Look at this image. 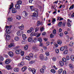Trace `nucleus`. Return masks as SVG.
I'll return each instance as SVG.
<instances>
[{"label": "nucleus", "instance_id": "f257e3e1", "mask_svg": "<svg viewBox=\"0 0 74 74\" xmlns=\"http://www.w3.org/2000/svg\"><path fill=\"white\" fill-rule=\"evenodd\" d=\"M28 70L29 71H32L33 74H36V70L34 69H32L30 68H28Z\"/></svg>", "mask_w": 74, "mask_h": 74}, {"label": "nucleus", "instance_id": "f03ea898", "mask_svg": "<svg viewBox=\"0 0 74 74\" xmlns=\"http://www.w3.org/2000/svg\"><path fill=\"white\" fill-rule=\"evenodd\" d=\"M38 10H35V12L33 13L32 16H33L34 17L37 16H38Z\"/></svg>", "mask_w": 74, "mask_h": 74}, {"label": "nucleus", "instance_id": "7ed1b4c3", "mask_svg": "<svg viewBox=\"0 0 74 74\" xmlns=\"http://www.w3.org/2000/svg\"><path fill=\"white\" fill-rule=\"evenodd\" d=\"M23 15L25 16V17H27V15H28V13L26 12L25 11H24L22 13Z\"/></svg>", "mask_w": 74, "mask_h": 74}, {"label": "nucleus", "instance_id": "20e7f679", "mask_svg": "<svg viewBox=\"0 0 74 74\" xmlns=\"http://www.w3.org/2000/svg\"><path fill=\"white\" fill-rule=\"evenodd\" d=\"M21 51L22 50L21 49H17L15 51V53L16 54H19Z\"/></svg>", "mask_w": 74, "mask_h": 74}, {"label": "nucleus", "instance_id": "39448f33", "mask_svg": "<svg viewBox=\"0 0 74 74\" xmlns=\"http://www.w3.org/2000/svg\"><path fill=\"white\" fill-rule=\"evenodd\" d=\"M17 12V10L15 8H13L12 9V12L13 14L16 13Z\"/></svg>", "mask_w": 74, "mask_h": 74}, {"label": "nucleus", "instance_id": "423d86ee", "mask_svg": "<svg viewBox=\"0 0 74 74\" xmlns=\"http://www.w3.org/2000/svg\"><path fill=\"white\" fill-rule=\"evenodd\" d=\"M11 62V60L10 59H7L5 60V63L6 64H9Z\"/></svg>", "mask_w": 74, "mask_h": 74}, {"label": "nucleus", "instance_id": "0eeeda50", "mask_svg": "<svg viewBox=\"0 0 74 74\" xmlns=\"http://www.w3.org/2000/svg\"><path fill=\"white\" fill-rule=\"evenodd\" d=\"M33 30H34V29L33 27H31L30 30L27 31V33H32V32H33Z\"/></svg>", "mask_w": 74, "mask_h": 74}, {"label": "nucleus", "instance_id": "6e6552de", "mask_svg": "<svg viewBox=\"0 0 74 74\" xmlns=\"http://www.w3.org/2000/svg\"><path fill=\"white\" fill-rule=\"evenodd\" d=\"M8 54L10 57H12L14 55L13 52L12 51H9L8 52Z\"/></svg>", "mask_w": 74, "mask_h": 74}, {"label": "nucleus", "instance_id": "1a4fd4ad", "mask_svg": "<svg viewBox=\"0 0 74 74\" xmlns=\"http://www.w3.org/2000/svg\"><path fill=\"white\" fill-rule=\"evenodd\" d=\"M10 36L9 35H7L6 36V41L10 40Z\"/></svg>", "mask_w": 74, "mask_h": 74}, {"label": "nucleus", "instance_id": "9d476101", "mask_svg": "<svg viewBox=\"0 0 74 74\" xmlns=\"http://www.w3.org/2000/svg\"><path fill=\"white\" fill-rule=\"evenodd\" d=\"M15 7L16 9H20V5H18V4H16L15 5Z\"/></svg>", "mask_w": 74, "mask_h": 74}, {"label": "nucleus", "instance_id": "9b49d317", "mask_svg": "<svg viewBox=\"0 0 74 74\" xmlns=\"http://www.w3.org/2000/svg\"><path fill=\"white\" fill-rule=\"evenodd\" d=\"M22 38L23 40H26L27 38L25 34H23L22 35Z\"/></svg>", "mask_w": 74, "mask_h": 74}, {"label": "nucleus", "instance_id": "f8f14e48", "mask_svg": "<svg viewBox=\"0 0 74 74\" xmlns=\"http://www.w3.org/2000/svg\"><path fill=\"white\" fill-rule=\"evenodd\" d=\"M24 65V62H21V63L18 64V66H19V67H22Z\"/></svg>", "mask_w": 74, "mask_h": 74}, {"label": "nucleus", "instance_id": "ddd939ff", "mask_svg": "<svg viewBox=\"0 0 74 74\" xmlns=\"http://www.w3.org/2000/svg\"><path fill=\"white\" fill-rule=\"evenodd\" d=\"M41 24H42V23H40V21H38L37 22L36 26H39L40 25H41Z\"/></svg>", "mask_w": 74, "mask_h": 74}, {"label": "nucleus", "instance_id": "4468645a", "mask_svg": "<svg viewBox=\"0 0 74 74\" xmlns=\"http://www.w3.org/2000/svg\"><path fill=\"white\" fill-rule=\"evenodd\" d=\"M6 67L8 70H11L12 69V67L11 66V65H8L6 66Z\"/></svg>", "mask_w": 74, "mask_h": 74}, {"label": "nucleus", "instance_id": "2eb2a0df", "mask_svg": "<svg viewBox=\"0 0 74 74\" xmlns=\"http://www.w3.org/2000/svg\"><path fill=\"white\" fill-rule=\"evenodd\" d=\"M18 28L21 30H23L24 28V26L22 24L21 26L18 27Z\"/></svg>", "mask_w": 74, "mask_h": 74}, {"label": "nucleus", "instance_id": "dca6fc26", "mask_svg": "<svg viewBox=\"0 0 74 74\" xmlns=\"http://www.w3.org/2000/svg\"><path fill=\"white\" fill-rule=\"evenodd\" d=\"M70 59L72 61H74V56L73 55H72L70 57Z\"/></svg>", "mask_w": 74, "mask_h": 74}, {"label": "nucleus", "instance_id": "f3484780", "mask_svg": "<svg viewBox=\"0 0 74 74\" xmlns=\"http://www.w3.org/2000/svg\"><path fill=\"white\" fill-rule=\"evenodd\" d=\"M63 71V69L62 68L60 69L58 71V73L59 74H61Z\"/></svg>", "mask_w": 74, "mask_h": 74}, {"label": "nucleus", "instance_id": "a211bd4d", "mask_svg": "<svg viewBox=\"0 0 74 74\" xmlns=\"http://www.w3.org/2000/svg\"><path fill=\"white\" fill-rule=\"evenodd\" d=\"M33 40L32 37H30L28 39V41L29 42H31Z\"/></svg>", "mask_w": 74, "mask_h": 74}, {"label": "nucleus", "instance_id": "6ab92c4d", "mask_svg": "<svg viewBox=\"0 0 74 74\" xmlns=\"http://www.w3.org/2000/svg\"><path fill=\"white\" fill-rule=\"evenodd\" d=\"M41 60H42L44 59V56L42 54H41L39 56Z\"/></svg>", "mask_w": 74, "mask_h": 74}, {"label": "nucleus", "instance_id": "aec40b11", "mask_svg": "<svg viewBox=\"0 0 74 74\" xmlns=\"http://www.w3.org/2000/svg\"><path fill=\"white\" fill-rule=\"evenodd\" d=\"M12 27V25H10V26H6L5 27V29H10V28H11Z\"/></svg>", "mask_w": 74, "mask_h": 74}, {"label": "nucleus", "instance_id": "412c9836", "mask_svg": "<svg viewBox=\"0 0 74 74\" xmlns=\"http://www.w3.org/2000/svg\"><path fill=\"white\" fill-rule=\"evenodd\" d=\"M59 63L61 66H63L64 65V63L62 61H60L59 62Z\"/></svg>", "mask_w": 74, "mask_h": 74}, {"label": "nucleus", "instance_id": "4be33fe9", "mask_svg": "<svg viewBox=\"0 0 74 74\" xmlns=\"http://www.w3.org/2000/svg\"><path fill=\"white\" fill-rule=\"evenodd\" d=\"M40 72L41 73H42L43 74L44 73V70L43 69H41L40 70Z\"/></svg>", "mask_w": 74, "mask_h": 74}, {"label": "nucleus", "instance_id": "5701e85b", "mask_svg": "<svg viewBox=\"0 0 74 74\" xmlns=\"http://www.w3.org/2000/svg\"><path fill=\"white\" fill-rule=\"evenodd\" d=\"M57 42L58 44H59V45H60L61 44H62V41L59 40H57Z\"/></svg>", "mask_w": 74, "mask_h": 74}, {"label": "nucleus", "instance_id": "b1692460", "mask_svg": "<svg viewBox=\"0 0 74 74\" xmlns=\"http://www.w3.org/2000/svg\"><path fill=\"white\" fill-rule=\"evenodd\" d=\"M29 56V57H30V58H33L34 56L33 54L32 53H30Z\"/></svg>", "mask_w": 74, "mask_h": 74}, {"label": "nucleus", "instance_id": "393cba45", "mask_svg": "<svg viewBox=\"0 0 74 74\" xmlns=\"http://www.w3.org/2000/svg\"><path fill=\"white\" fill-rule=\"evenodd\" d=\"M50 71L51 73H53V74H55L56 73V71L54 69H52L50 70Z\"/></svg>", "mask_w": 74, "mask_h": 74}, {"label": "nucleus", "instance_id": "a878e982", "mask_svg": "<svg viewBox=\"0 0 74 74\" xmlns=\"http://www.w3.org/2000/svg\"><path fill=\"white\" fill-rule=\"evenodd\" d=\"M14 44L13 43H11V44H10L8 45L9 48H11V47H13Z\"/></svg>", "mask_w": 74, "mask_h": 74}, {"label": "nucleus", "instance_id": "bb28decb", "mask_svg": "<svg viewBox=\"0 0 74 74\" xmlns=\"http://www.w3.org/2000/svg\"><path fill=\"white\" fill-rule=\"evenodd\" d=\"M6 29L5 30V31L7 33H8V34H9V33H10V29L7 28H6Z\"/></svg>", "mask_w": 74, "mask_h": 74}, {"label": "nucleus", "instance_id": "cd10ccee", "mask_svg": "<svg viewBox=\"0 0 74 74\" xmlns=\"http://www.w3.org/2000/svg\"><path fill=\"white\" fill-rule=\"evenodd\" d=\"M14 70L15 72H18L19 71V69H18V68H15L14 69Z\"/></svg>", "mask_w": 74, "mask_h": 74}, {"label": "nucleus", "instance_id": "c85d7f7f", "mask_svg": "<svg viewBox=\"0 0 74 74\" xmlns=\"http://www.w3.org/2000/svg\"><path fill=\"white\" fill-rule=\"evenodd\" d=\"M26 67H24L22 68L21 70L22 71H25V70H26Z\"/></svg>", "mask_w": 74, "mask_h": 74}, {"label": "nucleus", "instance_id": "c756f323", "mask_svg": "<svg viewBox=\"0 0 74 74\" xmlns=\"http://www.w3.org/2000/svg\"><path fill=\"white\" fill-rule=\"evenodd\" d=\"M69 66L70 69H71V70L73 69V65L71 64H70L69 65Z\"/></svg>", "mask_w": 74, "mask_h": 74}, {"label": "nucleus", "instance_id": "7c9ffc66", "mask_svg": "<svg viewBox=\"0 0 74 74\" xmlns=\"http://www.w3.org/2000/svg\"><path fill=\"white\" fill-rule=\"evenodd\" d=\"M22 1H18L17 2V4H22Z\"/></svg>", "mask_w": 74, "mask_h": 74}, {"label": "nucleus", "instance_id": "2f4dec72", "mask_svg": "<svg viewBox=\"0 0 74 74\" xmlns=\"http://www.w3.org/2000/svg\"><path fill=\"white\" fill-rule=\"evenodd\" d=\"M25 59H27V60H30L31 58L29 56H26L25 57Z\"/></svg>", "mask_w": 74, "mask_h": 74}, {"label": "nucleus", "instance_id": "473e14b6", "mask_svg": "<svg viewBox=\"0 0 74 74\" xmlns=\"http://www.w3.org/2000/svg\"><path fill=\"white\" fill-rule=\"evenodd\" d=\"M19 37L18 36H16L14 38V40H15L16 41H18V40H19Z\"/></svg>", "mask_w": 74, "mask_h": 74}, {"label": "nucleus", "instance_id": "72a5a7b5", "mask_svg": "<svg viewBox=\"0 0 74 74\" xmlns=\"http://www.w3.org/2000/svg\"><path fill=\"white\" fill-rule=\"evenodd\" d=\"M38 41H39L40 42H41L42 41V38H39L38 39Z\"/></svg>", "mask_w": 74, "mask_h": 74}, {"label": "nucleus", "instance_id": "f704fd0d", "mask_svg": "<svg viewBox=\"0 0 74 74\" xmlns=\"http://www.w3.org/2000/svg\"><path fill=\"white\" fill-rule=\"evenodd\" d=\"M13 8V3H12L10 5V8H9V10H11V8Z\"/></svg>", "mask_w": 74, "mask_h": 74}, {"label": "nucleus", "instance_id": "c9c22d12", "mask_svg": "<svg viewBox=\"0 0 74 74\" xmlns=\"http://www.w3.org/2000/svg\"><path fill=\"white\" fill-rule=\"evenodd\" d=\"M73 45H74V43H73V42H70L69 44L70 46H71V47H72Z\"/></svg>", "mask_w": 74, "mask_h": 74}, {"label": "nucleus", "instance_id": "e433bc0d", "mask_svg": "<svg viewBox=\"0 0 74 74\" xmlns=\"http://www.w3.org/2000/svg\"><path fill=\"white\" fill-rule=\"evenodd\" d=\"M24 49H25V50H27V49H28V46L27 45H26L24 47Z\"/></svg>", "mask_w": 74, "mask_h": 74}, {"label": "nucleus", "instance_id": "4c0bfd02", "mask_svg": "<svg viewBox=\"0 0 74 74\" xmlns=\"http://www.w3.org/2000/svg\"><path fill=\"white\" fill-rule=\"evenodd\" d=\"M63 24V23L62 22H60L58 23L59 26H61Z\"/></svg>", "mask_w": 74, "mask_h": 74}, {"label": "nucleus", "instance_id": "58836bf2", "mask_svg": "<svg viewBox=\"0 0 74 74\" xmlns=\"http://www.w3.org/2000/svg\"><path fill=\"white\" fill-rule=\"evenodd\" d=\"M4 60V58L2 56H0V61H3Z\"/></svg>", "mask_w": 74, "mask_h": 74}, {"label": "nucleus", "instance_id": "ea45409f", "mask_svg": "<svg viewBox=\"0 0 74 74\" xmlns=\"http://www.w3.org/2000/svg\"><path fill=\"white\" fill-rule=\"evenodd\" d=\"M33 49L34 50L36 51V50H37V49H38V48H37V47H34L33 48Z\"/></svg>", "mask_w": 74, "mask_h": 74}, {"label": "nucleus", "instance_id": "a19ab883", "mask_svg": "<svg viewBox=\"0 0 74 74\" xmlns=\"http://www.w3.org/2000/svg\"><path fill=\"white\" fill-rule=\"evenodd\" d=\"M67 25L69 26V27L71 26V24H70V23L69 22H67Z\"/></svg>", "mask_w": 74, "mask_h": 74}, {"label": "nucleus", "instance_id": "79ce46f5", "mask_svg": "<svg viewBox=\"0 0 74 74\" xmlns=\"http://www.w3.org/2000/svg\"><path fill=\"white\" fill-rule=\"evenodd\" d=\"M50 38H53L54 37V35L53 34H51L50 36Z\"/></svg>", "mask_w": 74, "mask_h": 74}, {"label": "nucleus", "instance_id": "37998d69", "mask_svg": "<svg viewBox=\"0 0 74 74\" xmlns=\"http://www.w3.org/2000/svg\"><path fill=\"white\" fill-rule=\"evenodd\" d=\"M8 21H10V22H11V21H12V18H8Z\"/></svg>", "mask_w": 74, "mask_h": 74}, {"label": "nucleus", "instance_id": "c03bdc74", "mask_svg": "<svg viewBox=\"0 0 74 74\" xmlns=\"http://www.w3.org/2000/svg\"><path fill=\"white\" fill-rule=\"evenodd\" d=\"M67 53H68V51H67V49L65 50L63 52V53H64V54H67Z\"/></svg>", "mask_w": 74, "mask_h": 74}, {"label": "nucleus", "instance_id": "a18cd8bd", "mask_svg": "<svg viewBox=\"0 0 74 74\" xmlns=\"http://www.w3.org/2000/svg\"><path fill=\"white\" fill-rule=\"evenodd\" d=\"M64 47H61L60 50L61 51H64Z\"/></svg>", "mask_w": 74, "mask_h": 74}, {"label": "nucleus", "instance_id": "49530a36", "mask_svg": "<svg viewBox=\"0 0 74 74\" xmlns=\"http://www.w3.org/2000/svg\"><path fill=\"white\" fill-rule=\"evenodd\" d=\"M16 19H17L19 20L21 19V17L20 16H17V17L16 18Z\"/></svg>", "mask_w": 74, "mask_h": 74}, {"label": "nucleus", "instance_id": "de8ad7c7", "mask_svg": "<svg viewBox=\"0 0 74 74\" xmlns=\"http://www.w3.org/2000/svg\"><path fill=\"white\" fill-rule=\"evenodd\" d=\"M21 56H23L24 55V51H21Z\"/></svg>", "mask_w": 74, "mask_h": 74}, {"label": "nucleus", "instance_id": "09e8293b", "mask_svg": "<svg viewBox=\"0 0 74 74\" xmlns=\"http://www.w3.org/2000/svg\"><path fill=\"white\" fill-rule=\"evenodd\" d=\"M56 29H54L53 31V33L54 34H56Z\"/></svg>", "mask_w": 74, "mask_h": 74}, {"label": "nucleus", "instance_id": "8fccbe9b", "mask_svg": "<svg viewBox=\"0 0 74 74\" xmlns=\"http://www.w3.org/2000/svg\"><path fill=\"white\" fill-rule=\"evenodd\" d=\"M74 8V5H73L72 6H71L69 8V10H70L71 9H73Z\"/></svg>", "mask_w": 74, "mask_h": 74}, {"label": "nucleus", "instance_id": "3c124183", "mask_svg": "<svg viewBox=\"0 0 74 74\" xmlns=\"http://www.w3.org/2000/svg\"><path fill=\"white\" fill-rule=\"evenodd\" d=\"M62 60L63 62H66V59L65 58H63L62 59Z\"/></svg>", "mask_w": 74, "mask_h": 74}, {"label": "nucleus", "instance_id": "603ef678", "mask_svg": "<svg viewBox=\"0 0 74 74\" xmlns=\"http://www.w3.org/2000/svg\"><path fill=\"white\" fill-rule=\"evenodd\" d=\"M56 53H58L59 52V50L58 49H56Z\"/></svg>", "mask_w": 74, "mask_h": 74}, {"label": "nucleus", "instance_id": "864d4df0", "mask_svg": "<svg viewBox=\"0 0 74 74\" xmlns=\"http://www.w3.org/2000/svg\"><path fill=\"white\" fill-rule=\"evenodd\" d=\"M30 8L32 11H33V10H34L33 9V6H31L30 7Z\"/></svg>", "mask_w": 74, "mask_h": 74}, {"label": "nucleus", "instance_id": "5fc2aeb1", "mask_svg": "<svg viewBox=\"0 0 74 74\" xmlns=\"http://www.w3.org/2000/svg\"><path fill=\"white\" fill-rule=\"evenodd\" d=\"M45 54L46 55V56H48L49 55V52H47L45 53Z\"/></svg>", "mask_w": 74, "mask_h": 74}, {"label": "nucleus", "instance_id": "6e6d98bb", "mask_svg": "<svg viewBox=\"0 0 74 74\" xmlns=\"http://www.w3.org/2000/svg\"><path fill=\"white\" fill-rule=\"evenodd\" d=\"M39 30V28L38 27H36L35 29V32H37V31H38Z\"/></svg>", "mask_w": 74, "mask_h": 74}, {"label": "nucleus", "instance_id": "4d7b16f0", "mask_svg": "<svg viewBox=\"0 0 74 74\" xmlns=\"http://www.w3.org/2000/svg\"><path fill=\"white\" fill-rule=\"evenodd\" d=\"M17 36H20L21 35V34H20V32L19 31H18L17 32Z\"/></svg>", "mask_w": 74, "mask_h": 74}, {"label": "nucleus", "instance_id": "13d9d810", "mask_svg": "<svg viewBox=\"0 0 74 74\" xmlns=\"http://www.w3.org/2000/svg\"><path fill=\"white\" fill-rule=\"evenodd\" d=\"M42 69H43L44 70H45L47 67L45 66H42Z\"/></svg>", "mask_w": 74, "mask_h": 74}, {"label": "nucleus", "instance_id": "bf43d9fd", "mask_svg": "<svg viewBox=\"0 0 74 74\" xmlns=\"http://www.w3.org/2000/svg\"><path fill=\"white\" fill-rule=\"evenodd\" d=\"M44 30V27H41L40 28V31L41 32H42Z\"/></svg>", "mask_w": 74, "mask_h": 74}, {"label": "nucleus", "instance_id": "052dcab7", "mask_svg": "<svg viewBox=\"0 0 74 74\" xmlns=\"http://www.w3.org/2000/svg\"><path fill=\"white\" fill-rule=\"evenodd\" d=\"M66 59L67 60H70V57L68 56H66Z\"/></svg>", "mask_w": 74, "mask_h": 74}, {"label": "nucleus", "instance_id": "680f3d73", "mask_svg": "<svg viewBox=\"0 0 74 74\" xmlns=\"http://www.w3.org/2000/svg\"><path fill=\"white\" fill-rule=\"evenodd\" d=\"M54 22H56V18H53V21H52V23H54Z\"/></svg>", "mask_w": 74, "mask_h": 74}, {"label": "nucleus", "instance_id": "e2e57ef3", "mask_svg": "<svg viewBox=\"0 0 74 74\" xmlns=\"http://www.w3.org/2000/svg\"><path fill=\"white\" fill-rule=\"evenodd\" d=\"M40 35L41 34L40 33H39L36 36V37H40Z\"/></svg>", "mask_w": 74, "mask_h": 74}, {"label": "nucleus", "instance_id": "0e129e2a", "mask_svg": "<svg viewBox=\"0 0 74 74\" xmlns=\"http://www.w3.org/2000/svg\"><path fill=\"white\" fill-rule=\"evenodd\" d=\"M56 60V57H54L53 58V61H55Z\"/></svg>", "mask_w": 74, "mask_h": 74}, {"label": "nucleus", "instance_id": "69168bd1", "mask_svg": "<svg viewBox=\"0 0 74 74\" xmlns=\"http://www.w3.org/2000/svg\"><path fill=\"white\" fill-rule=\"evenodd\" d=\"M34 0H29V2L30 3H32V1H33Z\"/></svg>", "mask_w": 74, "mask_h": 74}, {"label": "nucleus", "instance_id": "338daca9", "mask_svg": "<svg viewBox=\"0 0 74 74\" xmlns=\"http://www.w3.org/2000/svg\"><path fill=\"white\" fill-rule=\"evenodd\" d=\"M44 60L45 61L47 60H48V58H47V57H45V58H44Z\"/></svg>", "mask_w": 74, "mask_h": 74}, {"label": "nucleus", "instance_id": "774afa93", "mask_svg": "<svg viewBox=\"0 0 74 74\" xmlns=\"http://www.w3.org/2000/svg\"><path fill=\"white\" fill-rule=\"evenodd\" d=\"M63 74H66V71H64L63 72Z\"/></svg>", "mask_w": 74, "mask_h": 74}]
</instances>
